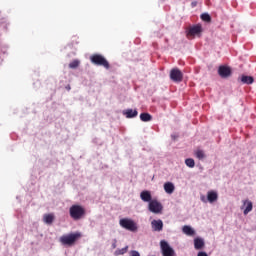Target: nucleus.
Returning <instances> with one entry per match:
<instances>
[{
	"instance_id": "nucleus-1",
	"label": "nucleus",
	"mask_w": 256,
	"mask_h": 256,
	"mask_svg": "<svg viewBox=\"0 0 256 256\" xmlns=\"http://www.w3.org/2000/svg\"><path fill=\"white\" fill-rule=\"evenodd\" d=\"M81 238L80 232H71L63 234L59 237V242L63 246H73Z\"/></svg>"
},
{
	"instance_id": "nucleus-2",
	"label": "nucleus",
	"mask_w": 256,
	"mask_h": 256,
	"mask_svg": "<svg viewBox=\"0 0 256 256\" xmlns=\"http://www.w3.org/2000/svg\"><path fill=\"white\" fill-rule=\"evenodd\" d=\"M86 215V209L79 204H73L69 207V216L74 221L81 220Z\"/></svg>"
},
{
	"instance_id": "nucleus-3",
	"label": "nucleus",
	"mask_w": 256,
	"mask_h": 256,
	"mask_svg": "<svg viewBox=\"0 0 256 256\" xmlns=\"http://www.w3.org/2000/svg\"><path fill=\"white\" fill-rule=\"evenodd\" d=\"M119 226L133 233L138 231V224L135 222V220L129 217L119 219Z\"/></svg>"
},
{
	"instance_id": "nucleus-4",
	"label": "nucleus",
	"mask_w": 256,
	"mask_h": 256,
	"mask_svg": "<svg viewBox=\"0 0 256 256\" xmlns=\"http://www.w3.org/2000/svg\"><path fill=\"white\" fill-rule=\"evenodd\" d=\"M90 62L95 66L103 67L106 70L110 69L109 61L101 54H93L90 56Z\"/></svg>"
},
{
	"instance_id": "nucleus-5",
	"label": "nucleus",
	"mask_w": 256,
	"mask_h": 256,
	"mask_svg": "<svg viewBox=\"0 0 256 256\" xmlns=\"http://www.w3.org/2000/svg\"><path fill=\"white\" fill-rule=\"evenodd\" d=\"M160 251L162 256H176L175 249L165 239L160 240Z\"/></svg>"
},
{
	"instance_id": "nucleus-6",
	"label": "nucleus",
	"mask_w": 256,
	"mask_h": 256,
	"mask_svg": "<svg viewBox=\"0 0 256 256\" xmlns=\"http://www.w3.org/2000/svg\"><path fill=\"white\" fill-rule=\"evenodd\" d=\"M148 210L153 214H161L163 211V204L157 199H153L148 203Z\"/></svg>"
},
{
	"instance_id": "nucleus-7",
	"label": "nucleus",
	"mask_w": 256,
	"mask_h": 256,
	"mask_svg": "<svg viewBox=\"0 0 256 256\" xmlns=\"http://www.w3.org/2000/svg\"><path fill=\"white\" fill-rule=\"evenodd\" d=\"M169 77L171 81L175 83H181L183 81V72L179 68H172L170 70Z\"/></svg>"
},
{
	"instance_id": "nucleus-8",
	"label": "nucleus",
	"mask_w": 256,
	"mask_h": 256,
	"mask_svg": "<svg viewBox=\"0 0 256 256\" xmlns=\"http://www.w3.org/2000/svg\"><path fill=\"white\" fill-rule=\"evenodd\" d=\"M203 32V28L201 24H196L191 26L187 31L186 35L187 37H195L200 35Z\"/></svg>"
},
{
	"instance_id": "nucleus-9",
	"label": "nucleus",
	"mask_w": 256,
	"mask_h": 256,
	"mask_svg": "<svg viewBox=\"0 0 256 256\" xmlns=\"http://www.w3.org/2000/svg\"><path fill=\"white\" fill-rule=\"evenodd\" d=\"M218 75L223 78H229L232 75V69L229 66L221 65L218 68Z\"/></svg>"
},
{
	"instance_id": "nucleus-10",
	"label": "nucleus",
	"mask_w": 256,
	"mask_h": 256,
	"mask_svg": "<svg viewBox=\"0 0 256 256\" xmlns=\"http://www.w3.org/2000/svg\"><path fill=\"white\" fill-rule=\"evenodd\" d=\"M151 228L154 232H161L164 228V222L162 219H153L151 221Z\"/></svg>"
},
{
	"instance_id": "nucleus-11",
	"label": "nucleus",
	"mask_w": 256,
	"mask_h": 256,
	"mask_svg": "<svg viewBox=\"0 0 256 256\" xmlns=\"http://www.w3.org/2000/svg\"><path fill=\"white\" fill-rule=\"evenodd\" d=\"M238 80L243 84V85H252L255 82V79L253 76L242 74Z\"/></svg>"
},
{
	"instance_id": "nucleus-12",
	"label": "nucleus",
	"mask_w": 256,
	"mask_h": 256,
	"mask_svg": "<svg viewBox=\"0 0 256 256\" xmlns=\"http://www.w3.org/2000/svg\"><path fill=\"white\" fill-rule=\"evenodd\" d=\"M122 114L127 119H134V118H136L138 116V110L137 109L128 108V109L123 110Z\"/></svg>"
},
{
	"instance_id": "nucleus-13",
	"label": "nucleus",
	"mask_w": 256,
	"mask_h": 256,
	"mask_svg": "<svg viewBox=\"0 0 256 256\" xmlns=\"http://www.w3.org/2000/svg\"><path fill=\"white\" fill-rule=\"evenodd\" d=\"M140 199L145 203H150L151 201H153L151 191L142 190L140 192Z\"/></svg>"
},
{
	"instance_id": "nucleus-14",
	"label": "nucleus",
	"mask_w": 256,
	"mask_h": 256,
	"mask_svg": "<svg viewBox=\"0 0 256 256\" xmlns=\"http://www.w3.org/2000/svg\"><path fill=\"white\" fill-rule=\"evenodd\" d=\"M219 198V194L217 191L215 190H210L207 192V201L210 203V204H213L215 203Z\"/></svg>"
},
{
	"instance_id": "nucleus-15",
	"label": "nucleus",
	"mask_w": 256,
	"mask_h": 256,
	"mask_svg": "<svg viewBox=\"0 0 256 256\" xmlns=\"http://www.w3.org/2000/svg\"><path fill=\"white\" fill-rule=\"evenodd\" d=\"M205 247V240L202 237L194 238V248L195 250H202Z\"/></svg>"
},
{
	"instance_id": "nucleus-16",
	"label": "nucleus",
	"mask_w": 256,
	"mask_h": 256,
	"mask_svg": "<svg viewBox=\"0 0 256 256\" xmlns=\"http://www.w3.org/2000/svg\"><path fill=\"white\" fill-rule=\"evenodd\" d=\"M163 188H164L165 193H167L169 195L173 194L175 191V185L173 182H170V181L165 182L163 185Z\"/></svg>"
},
{
	"instance_id": "nucleus-17",
	"label": "nucleus",
	"mask_w": 256,
	"mask_h": 256,
	"mask_svg": "<svg viewBox=\"0 0 256 256\" xmlns=\"http://www.w3.org/2000/svg\"><path fill=\"white\" fill-rule=\"evenodd\" d=\"M243 206H246L243 210L244 215H248L253 210V202L251 200H243Z\"/></svg>"
},
{
	"instance_id": "nucleus-18",
	"label": "nucleus",
	"mask_w": 256,
	"mask_h": 256,
	"mask_svg": "<svg viewBox=\"0 0 256 256\" xmlns=\"http://www.w3.org/2000/svg\"><path fill=\"white\" fill-rule=\"evenodd\" d=\"M182 232L187 236H194L196 234L195 229L190 225H184L182 227Z\"/></svg>"
},
{
	"instance_id": "nucleus-19",
	"label": "nucleus",
	"mask_w": 256,
	"mask_h": 256,
	"mask_svg": "<svg viewBox=\"0 0 256 256\" xmlns=\"http://www.w3.org/2000/svg\"><path fill=\"white\" fill-rule=\"evenodd\" d=\"M139 118H140V120H141L142 122L147 123V122L152 121L153 116H152L150 113H148V112H142V113H140Z\"/></svg>"
},
{
	"instance_id": "nucleus-20",
	"label": "nucleus",
	"mask_w": 256,
	"mask_h": 256,
	"mask_svg": "<svg viewBox=\"0 0 256 256\" xmlns=\"http://www.w3.org/2000/svg\"><path fill=\"white\" fill-rule=\"evenodd\" d=\"M128 250H129V246L128 245H126V246H124L122 248H117L115 250V252H114V255L115 256L125 255L128 252Z\"/></svg>"
},
{
	"instance_id": "nucleus-21",
	"label": "nucleus",
	"mask_w": 256,
	"mask_h": 256,
	"mask_svg": "<svg viewBox=\"0 0 256 256\" xmlns=\"http://www.w3.org/2000/svg\"><path fill=\"white\" fill-rule=\"evenodd\" d=\"M80 64H81V62H80L79 59H74L73 61H71L68 64V68L72 69V70H75V69H77L80 66Z\"/></svg>"
},
{
	"instance_id": "nucleus-22",
	"label": "nucleus",
	"mask_w": 256,
	"mask_h": 256,
	"mask_svg": "<svg viewBox=\"0 0 256 256\" xmlns=\"http://www.w3.org/2000/svg\"><path fill=\"white\" fill-rule=\"evenodd\" d=\"M200 19L206 23H210L212 21V17L209 13L205 12L200 15Z\"/></svg>"
},
{
	"instance_id": "nucleus-23",
	"label": "nucleus",
	"mask_w": 256,
	"mask_h": 256,
	"mask_svg": "<svg viewBox=\"0 0 256 256\" xmlns=\"http://www.w3.org/2000/svg\"><path fill=\"white\" fill-rule=\"evenodd\" d=\"M195 156H196V158H197L198 160H203V159H205V152H204V150H202V149L196 150Z\"/></svg>"
},
{
	"instance_id": "nucleus-24",
	"label": "nucleus",
	"mask_w": 256,
	"mask_h": 256,
	"mask_svg": "<svg viewBox=\"0 0 256 256\" xmlns=\"http://www.w3.org/2000/svg\"><path fill=\"white\" fill-rule=\"evenodd\" d=\"M185 165L188 167V168H194L196 163H195V160L193 158H186L185 159Z\"/></svg>"
},
{
	"instance_id": "nucleus-25",
	"label": "nucleus",
	"mask_w": 256,
	"mask_h": 256,
	"mask_svg": "<svg viewBox=\"0 0 256 256\" xmlns=\"http://www.w3.org/2000/svg\"><path fill=\"white\" fill-rule=\"evenodd\" d=\"M54 221V215L53 214H45L44 215V222L46 224H52Z\"/></svg>"
},
{
	"instance_id": "nucleus-26",
	"label": "nucleus",
	"mask_w": 256,
	"mask_h": 256,
	"mask_svg": "<svg viewBox=\"0 0 256 256\" xmlns=\"http://www.w3.org/2000/svg\"><path fill=\"white\" fill-rule=\"evenodd\" d=\"M8 23L6 20H0V32L7 30Z\"/></svg>"
},
{
	"instance_id": "nucleus-27",
	"label": "nucleus",
	"mask_w": 256,
	"mask_h": 256,
	"mask_svg": "<svg viewBox=\"0 0 256 256\" xmlns=\"http://www.w3.org/2000/svg\"><path fill=\"white\" fill-rule=\"evenodd\" d=\"M129 256H141V254L138 250H130Z\"/></svg>"
},
{
	"instance_id": "nucleus-28",
	"label": "nucleus",
	"mask_w": 256,
	"mask_h": 256,
	"mask_svg": "<svg viewBox=\"0 0 256 256\" xmlns=\"http://www.w3.org/2000/svg\"><path fill=\"white\" fill-rule=\"evenodd\" d=\"M111 248L112 249H116L117 248V239L116 238L113 239V242L111 244Z\"/></svg>"
},
{
	"instance_id": "nucleus-29",
	"label": "nucleus",
	"mask_w": 256,
	"mask_h": 256,
	"mask_svg": "<svg viewBox=\"0 0 256 256\" xmlns=\"http://www.w3.org/2000/svg\"><path fill=\"white\" fill-rule=\"evenodd\" d=\"M200 200H201V202H203V203H207V202H208V198H206L205 195H201V196H200Z\"/></svg>"
},
{
	"instance_id": "nucleus-30",
	"label": "nucleus",
	"mask_w": 256,
	"mask_h": 256,
	"mask_svg": "<svg viewBox=\"0 0 256 256\" xmlns=\"http://www.w3.org/2000/svg\"><path fill=\"white\" fill-rule=\"evenodd\" d=\"M197 256H208L207 252H198Z\"/></svg>"
},
{
	"instance_id": "nucleus-31",
	"label": "nucleus",
	"mask_w": 256,
	"mask_h": 256,
	"mask_svg": "<svg viewBox=\"0 0 256 256\" xmlns=\"http://www.w3.org/2000/svg\"><path fill=\"white\" fill-rule=\"evenodd\" d=\"M191 7H192V8L197 7V1H193V2L191 3Z\"/></svg>"
},
{
	"instance_id": "nucleus-32",
	"label": "nucleus",
	"mask_w": 256,
	"mask_h": 256,
	"mask_svg": "<svg viewBox=\"0 0 256 256\" xmlns=\"http://www.w3.org/2000/svg\"><path fill=\"white\" fill-rule=\"evenodd\" d=\"M66 90H67V91H70V90H71V86H70V85H67V86H66Z\"/></svg>"
}]
</instances>
